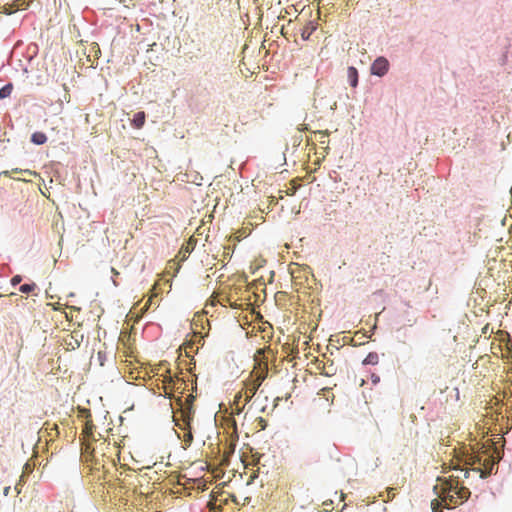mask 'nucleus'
Masks as SVG:
<instances>
[{
  "mask_svg": "<svg viewBox=\"0 0 512 512\" xmlns=\"http://www.w3.org/2000/svg\"><path fill=\"white\" fill-rule=\"evenodd\" d=\"M433 490L447 508L464 503L471 494L470 490L460 482V477L453 475L448 478L438 477Z\"/></svg>",
  "mask_w": 512,
  "mask_h": 512,
  "instance_id": "obj_1",
  "label": "nucleus"
},
{
  "mask_svg": "<svg viewBox=\"0 0 512 512\" xmlns=\"http://www.w3.org/2000/svg\"><path fill=\"white\" fill-rule=\"evenodd\" d=\"M24 348V337L20 327L17 324H10L4 334L2 350L7 359L20 365V357Z\"/></svg>",
  "mask_w": 512,
  "mask_h": 512,
  "instance_id": "obj_2",
  "label": "nucleus"
},
{
  "mask_svg": "<svg viewBox=\"0 0 512 512\" xmlns=\"http://www.w3.org/2000/svg\"><path fill=\"white\" fill-rule=\"evenodd\" d=\"M268 373V365L267 363H259L258 367H255L252 371V376L254 377L251 382L246 384L245 395L246 401H249L257 392L258 388L261 386L262 382L265 380Z\"/></svg>",
  "mask_w": 512,
  "mask_h": 512,
  "instance_id": "obj_3",
  "label": "nucleus"
},
{
  "mask_svg": "<svg viewBox=\"0 0 512 512\" xmlns=\"http://www.w3.org/2000/svg\"><path fill=\"white\" fill-rule=\"evenodd\" d=\"M211 27L212 23L210 16L200 17L198 21L195 22L194 35L199 42L203 41L206 38L208 32L211 31Z\"/></svg>",
  "mask_w": 512,
  "mask_h": 512,
  "instance_id": "obj_4",
  "label": "nucleus"
},
{
  "mask_svg": "<svg viewBox=\"0 0 512 512\" xmlns=\"http://www.w3.org/2000/svg\"><path fill=\"white\" fill-rule=\"evenodd\" d=\"M495 463L496 460L493 456L482 453V461L480 466L473 467L472 470L475 472H479L481 478H486L488 475L491 474Z\"/></svg>",
  "mask_w": 512,
  "mask_h": 512,
  "instance_id": "obj_5",
  "label": "nucleus"
},
{
  "mask_svg": "<svg viewBox=\"0 0 512 512\" xmlns=\"http://www.w3.org/2000/svg\"><path fill=\"white\" fill-rule=\"evenodd\" d=\"M389 69V62L384 57H378L371 65V73L377 76H384Z\"/></svg>",
  "mask_w": 512,
  "mask_h": 512,
  "instance_id": "obj_6",
  "label": "nucleus"
},
{
  "mask_svg": "<svg viewBox=\"0 0 512 512\" xmlns=\"http://www.w3.org/2000/svg\"><path fill=\"white\" fill-rule=\"evenodd\" d=\"M296 22L297 23H300L301 25H303V27H301L299 29L300 31V35H301V38L302 40L306 41L310 38L311 34L316 30L317 28V24L314 22V21H308L306 22L305 24L303 23L301 17H297L296 18Z\"/></svg>",
  "mask_w": 512,
  "mask_h": 512,
  "instance_id": "obj_7",
  "label": "nucleus"
},
{
  "mask_svg": "<svg viewBox=\"0 0 512 512\" xmlns=\"http://www.w3.org/2000/svg\"><path fill=\"white\" fill-rule=\"evenodd\" d=\"M195 400V397L192 395V394H189L187 397H186V400H185V405L182 409V412H183V416H184V420L189 422V420L191 419L194 411H193V402Z\"/></svg>",
  "mask_w": 512,
  "mask_h": 512,
  "instance_id": "obj_8",
  "label": "nucleus"
},
{
  "mask_svg": "<svg viewBox=\"0 0 512 512\" xmlns=\"http://www.w3.org/2000/svg\"><path fill=\"white\" fill-rule=\"evenodd\" d=\"M94 428H95V425L93 424V420L92 418L91 419H87L85 420V425H84V429H83V435L85 436V438L87 439H95L94 438Z\"/></svg>",
  "mask_w": 512,
  "mask_h": 512,
  "instance_id": "obj_9",
  "label": "nucleus"
},
{
  "mask_svg": "<svg viewBox=\"0 0 512 512\" xmlns=\"http://www.w3.org/2000/svg\"><path fill=\"white\" fill-rule=\"evenodd\" d=\"M481 461H482V454L480 453H471V454H468L465 458V464L466 465H469V466H480L481 464Z\"/></svg>",
  "mask_w": 512,
  "mask_h": 512,
  "instance_id": "obj_10",
  "label": "nucleus"
},
{
  "mask_svg": "<svg viewBox=\"0 0 512 512\" xmlns=\"http://www.w3.org/2000/svg\"><path fill=\"white\" fill-rule=\"evenodd\" d=\"M314 134H315V136H318L317 141L319 142L321 147L324 149H327L328 145H329V140H328L329 132L328 131H315Z\"/></svg>",
  "mask_w": 512,
  "mask_h": 512,
  "instance_id": "obj_11",
  "label": "nucleus"
},
{
  "mask_svg": "<svg viewBox=\"0 0 512 512\" xmlns=\"http://www.w3.org/2000/svg\"><path fill=\"white\" fill-rule=\"evenodd\" d=\"M347 78L352 87H356L358 84V71L355 67H349L347 70Z\"/></svg>",
  "mask_w": 512,
  "mask_h": 512,
  "instance_id": "obj_12",
  "label": "nucleus"
},
{
  "mask_svg": "<svg viewBox=\"0 0 512 512\" xmlns=\"http://www.w3.org/2000/svg\"><path fill=\"white\" fill-rule=\"evenodd\" d=\"M46 141H47V136L43 132H34L31 135V142L36 145H42V144L46 143Z\"/></svg>",
  "mask_w": 512,
  "mask_h": 512,
  "instance_id": "obj_13",
  "label": "nucleus"
},
{
  "mask_svg": "<svg viewBox=\"0 0 512 512\" xmlns=\"http://www.w3.org/2000/svg\"><path fill=\"white\" fill-rule=\"evenodd\" d=\"M28 5L26 0H13L12 4L10 5V8L7 9V13L11 14L14 11H17L19 9H23Z\"/></svg>",
  "mask_w": 512,
  "mask_h": 512,
  "instance_id": "obj_14",
  "label": "nucleus"
},
{
  "mask_svg": "<svg viewBox=\"0 0 512 512\" xmlns=\"http://www.w3.org/2000/svg\"><path fill=\"white\" fill-rule=\"evenodd\" d=\"M144 123H145V113L144 112L136 113L132 120L133 126L137 129H139L144 125Z\"/></svg>",
  "mask_w": 512,
  "mask_h": 512,
  "instance_id": "obj_15",
  "label": "nucleus"
},
{
  "mask_svg": "<svg viewBox=\"0 0 512 512\" xmlns=\"http://www.w3.org/2000/svg\"><path fill=\"white\" fill-rule=\"evenodd\" d=\"M378 362L379 356L376 352H370L363 360V364L365 365H376Z\"/></svg>",
  "mask_w": 512,
  "mask_h": 512,
  "instance_id": "obj_16",
  "label": "nucleus"
},
{
  "mask_svg": "<svg viewBox=\"0 0 512 512\" xmlns=\"http://www.w3.org/2000/svg\"><path fill=\"white\" fill-rule=\"evenodd\" d=\"M36 289L37 285L34 282H32L21 285L19 291L24 294H30L33 293Z\"/></svg>",
  "mask_w": 512,
  "mask_h": 512,
  "instance_id": "obj_17",
  "label": "nucleus"
},
{
  "mask_svg": "<svg viewBox=\"0 0 512 512\" xmlns=\"http://www.w3.org/2000/svg\"><path fill=\"white\" fill-rule=\"evenodd\" d=\"M13 91V85L11 83L6 84L4 87L0 89V99L7 98L11 95Z\"/></svg>",
  "mask_w": 512,
  "mask_h": 512,
  "instance_id": "obj_18",
  "label": "nucleus"
},
{
  "mask_svg": "<svg viewBox=\"0 0 512 512\" xmlns=\"http://www.w3.org/2000/svg\"><path fill=\"white\" fill-rule=\"evenodd\" d=\"M446 507L444 502L441 499H434L431 502V508L433 512H443L442 508Z\"/></svg>",
  "mask_w": 512,
  "mask_h": 512,
  "instance_id": "obj_19",
  "label": "nucleus"
},
{
  "mask_svg": "<svg viewBox=\"0 0 512 512\" xmlns=\"http://www.w3.org/2000/svg\"><path fill=\"white\" fill-rule=\"evenodd\" d=\"M79 416L85 418V420L92 418L90 410L85 408L79 409Z\"/></svg>",
  "mask_w": 512,
  "mask_h": 512,
  "instance_id": "obj_20",
  "label": "nucleus"
},
{
  "mask_svg": "<svg viewBox=\"0 0 512 512\" xmlns=\"http://www.w3.org/2000/svg\"><path fill=\"white\" fill-rule=\"evenodd\" d=\"M454 470L457 472L456 475L452 474L453 476H459L460 477V480L462 478H467L468 475H469V470H464V469H456L454 468Z\"/></svg>",
  "mask_w": 512,
  "mask_h": 512,
  "instance_id": "obj_21",
  "label": "nucleus"
},
{
  "mask_svg": "<svg viewBox=\"0 0 512 512\" xmlns=\"http://www.w3.org/2000/svg\"><path fill=\"white\" fill-rule=\"evenodd\" d=\"M12 172H15V173L20 172V173H23V174L28 175V176H34V175H36V173H35V172H33V171H31V170H28V169H26V170L13 169V170H12Z\"/></svg>",
  "mask_w": 512,
  "mask_h": 512,
  "instance_id": "obj_22",
  "label": "nucleus"
},
{
  "mask_svg": "<svg viewBox=\"0 0 512 512\" xmlns=\"http://www.w3.org/2000/svg\"><path fill=\"white\" fill-rule=\"evenodd\" d=\"M257 422H258V427L260 428V430H264L267 426V423H266V420L262 417H258L257 418Z\"/></svg>",
  "mask_w": 512,
  "mask_h": 512,
  "instance_id": "obj_23",
  "label": "nucleus"
},
{
  "mask_svg": "<svg viewBox=\"0 0 512 512\" xmlns=\"http://www.w3.org/2000/svg\"><path fill=\"white\" fill-rule=\"evenodd\" d=\"M22 281V277L20 275H15L14 277H12L11 279V285L12 286H16L18 285L20 282Z\"/></svg>",
  "mask_w": 512,
  "mask_h": 512,
  "instance_id": "obj_24",
  "label": "nucleus"
},
{
  "mask_svg": "<svg viewBox=\"0 0 512 512\" xmlns=\"http://www.w3.org/2000/svg\"><path fill=\"white\" fill-rule=\"evenodd\" d=\"M296 192V187L293 185L291 188L287 190L288 195H293Z\"/></svg>",
  "mask_w": 512,
  "mask_h": 512,
  "instance_id": "obj_25",
  "label": "nucleus"
},
{
  "mask_svg": "<svg viewBox=\"0 0 512 512\" xmlns=\"http://www.w3.org/2000/svg\"><path fill=\"white\" fill-rule=\"evenodd\" d=\"M257 354H258V355L256 356L255 360H257V359H258V356H259V355H262V354H263V352H262L261 350H259V351L257 352Z\"/></svg>",
  "mask_w": 512,
  "mask_h": 512,
  "instance_id": "obj_26",
  "label": "nucleus"
},
{
  "mask_svg": "<svg viewBox=\"0 0 512 512\" xmlns=\"http://www.w3.org/2000/svg\"><path fill=\"white\" fill-rule=\"evenodd\" d=\"M299 130H300V131L307 130V127H306L305 125H303Z\"/></svg>",
  "mask_w": 512,
  "mask_h": 512,
  "instance_id": "obj_27",
  "label": "nucleus"
}]
</instances>
